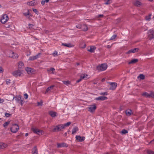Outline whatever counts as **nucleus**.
Here are the masks:
<instances>
[{
  "mask_svg": "<svg viewBox=\"0 0 154 154\" xmlns=\"http://www.w3.org/2000/svg\"><path fill=\"white\" fill-rule=\"evenodd\" d=\"M128 133V131L127 130H125V129H123L121 131V133L123 134H125Z\"/></svg>",
  "mask_w": 154,
  "mask_h": 154,
  "instance_id": "33",
  "label": "nucleus"
},
{
  "mask_svg": "<svg viewBox=\"0 0 154 154\" xmlns=\"http://www.w3.org/2000/svg\"><path fill=\"white\" fill-rule=\"evenodd\" d=\"M152 97L153 98H154V93L152 92L150 93L149 95V97Z\"/></svg>",
  "mask_w": 154,
  "mask_h": 154,
  "instance_id": "44",
  "label": "nucleus"
},
{
  "mask_svg": "<svg viewBox=\"0 0 154 154\" xmlns=\"http://www.w3.org/2000/svg\"><path fill=\"white\" fill-rule=\"evenodd\" d=\"M48 72L52 71V73L54 74L55 72V69L53 68H51L49 69H48Z\"/></svg>",
  "mask_w": 154,
  "mask_h": 154,
  "instance_id": "27",
  "label": "nucleus"
},
{
  "mask_svg": "<svg viewBox=\"0 0 154 154\" xmlns=\"http://www.w3.org/2000/svg\"><path fill=\"white\" fill-rule=\"evenodd\" d=\"M71 124L70 122H68L66 123L61 124L54 127L53 131H58L65 128V127L69 126Z\"/></svg>",
  "mask_w": 154,
  "mask_h": 154,
  "instance_id": "1",
  "label": "nucleus"
},
{
  "mask_svg": "<svg viewBox=\"0 0 154 154\" xmlns=\"http://www.w3.org/2000/svg\"><path fill=\"white\" fill-rule=\"evenodd\" d=\"M26 70L28 74L30 73L31 72L32 69L30 68H26Z\"/></svg>",
  "mask_w": 154,
  "mask_h": 154,
  "instance_id": "30",
  "label": "nucleus"
},
{
  "mask_svg": "<svg viewBox=\"0 0 154 154\" xmlns=\"http://www.w3.org/2000/svg\"><path fill=\"white\" fill-rule=\"evenodd\" d=\"M82 80V79L81 78H80V79H79V80H77L76 81V82L79 83V82H80Z\"/></svg>",
  "mask_w": 154,
  "mask_h": 154,
  "instance_id": "55",
  "label": "nucleus"
},
{
  "mask_svg": "<svg viewBox=\"0 0 154 154\" xmlns=\"http://www.w3.org/2000/svg\"><path fill=\"white\" fill-rule=\"evenodd\" d=\"M38 105V106H41L42 105V102L41 101L40 102H38L37 103Z\"/></svg>",
  "mask_w": 154,
  "mask_h": 154,
  "instance_id": "45",
  "label": "nucleus"
},
{
  "mask_svg": "<svg viewBox=\"0 0 154 154\" xmlns=\"http://www.w3.org/2000/svg\"><path fill=\"white\" fill-rule=\"evenodd\" d=\"M63 83L66 85H68L69 83V81H64L63 82Z\"/></svg>",
  "mask_w": 154,
  "mask_h": 154,
  "instance_id": "43",
  "label": "nucleus"
},
{
  "mask_svg": "<svg viewBox=\"0 0 154 154\" xmlns=\"http://www.w3.org/2000/svg\"><path fill=\"white\" fill-rule=\"evenodd\" d=\"M147 152L148 154H154V151L151 150H147Z\"/></svg>",
  "mask_w": 154,
  "mask_h": 154,
  "instance_id": "32",
  "label": "nucleus"
},
{
  "mask_svg": "<svg viewBox=\"0 0 154 154\" xmlns=\"http://www.w3.org/2000/svg\"><path fill=\"white\" fill-rule=\"evenodd\" d=\"M107 67L106 64H102L97 67V69L99 71H102L106 70Z\"/></svg>",
  "mask_w": 154,
  "mask_h": 154,
  "instance_id": "2",
  "label": "nucleus"
},
{
  "mask_svg": "<svg viewBox=\"0 0 154 154\" xmlns=\"http://www.w3.org/2000/svg\"><path fill=\"white\" fill-rule=\"evenodd\" d=\"M24 67V64L22 62H20L18 64V67L19 69H22Z\"/></svg>",
  "mask_w": 154,
  "mask_h": 154,
  "instance_id": "19",
  "label": "nucleus"
},
{
  "mask_svg": "<svg viewBox=\"0 0 154 154\" xmlns=\"http://www.w3.org/2000/svg\"><path fill=\"white\" fill-rule=\"evenodd\" d=\"M57 54V52L56 51H54V53H53V55L54 57L56 56Z\"/></svg>",
  "mask_w": 154,
  "mask_h": 154,
  "instance_id": "41",
  "label": "nucleus"
},
{
  "mask_svg": "<svg viewBox=\"0 0 154 154\" xmlns=\"http://www.w3.org/2000/svg\"><path fill=\"white\" fill-rule=\"evenodd\" d=\"M126 113L127 116H130L132 114V112L131 110L128 109L126 111Z\"/></svg>",
  "mask_w": 154,
  "mask_h": 154,
  "instance_id": "22",
  "label": "nucleus"
},
{
  "mask_svg": "<svg viewBox=\"0 0 154 154\" xmlns=\"http://www.w3.org/2000/svg\"><path fill=\"white\" fill-rule=\"evenodd\" d=\"M139 50L138 48H135L133 49H131L129 50L127 52V54H129L131 53H134L138 52Z\"/></svg>",
  "mask_w": 154,
  "mask_h": 154,
  "instance_id": "14",
  "label": "nucleus"
},
{
  "mask_svg": "<svg viewBox=\"0 0 154 154\" xmlns=\"http://www.w3.org/2000/svg\"><path fill=\"white\" fill-rule=\"evenodd\" d=\"M9 18L7 14L3 15L1 19V22L2 23H5L8 20Z\"/></svg>",
  "mask_w": 154,
  "mask_h": 154,
  "instance_id": "6",
  "label": "nucleus"
},
{
  "mask_svg": "<svg viewBox=\"0 0 154 154\" xmlns=\"http://www.w3.org/2000/svg\"><path fill=\"white\" fill-rule=\"evenodd\" d=\"M150 143H152V144H154V139L153 140H152L150 142Z\"/></svg>",
  "mask_w": 154,
  "mask_h": 154,
  "instance_id": "60",
  "label": "nucleus"
},
{
  "mask_svg": "<svg viewBox=\"0 0 154 154\" xmlns=\"http://www.w3.org/2000/svg\"><path fill=\"white\" fill-rule=\"evenodd\" d=\"M33 11L36 14H37L38 13V11L36 9H33Z\"/></svg>",
  "mask_w": 154,
  "mask_h": 154,
  "instance_id": "50",
  "label": "nucleus"
},
{
  "mask_svg": "<svg viewBox=\"0 0 154 154\" xmlns=\"http://www.w3.org/2000/svg\"><path fill=\"white\" fill-rule=\"evenodd\" d=\"M138 61V60L137 59H134L131 60L130 61L128 62V64L135 63Z\"/></svg>",
  "mask_w": 154,
  "mask_h": 154,
  "instance_id": "18",
  "label": "nucleus"
},
{
  "mask_svg": "<svg viewBox=\"0 0 154 154\" xmlns=\"http://www.w3.org/2000/svg\"><path fill=\"white\" fill-rule=\"evenodd\" d=\"M95 49L96 47L94 46H91L87 48V51L91 53L94 52Z\"/></svg>",
  "mask_w": 154,
  "mask_h": 154,
  "instance_id": "12",
  "label": "nucleus"
},
{
  "mask_svg": "<svg viewBox=\"0 0 154 154\" xmlns=\"http://www.w3.org/2000/svg\"><path fill=\"white\" fill-rule=\"evenodd\" d=\"M22 73V72L19 70H16L12 73V74L15 76H20Z\"/></svg>",
  "mask_w": 154,
  "mask_h": 154,
  "instance_id": "7",
  "label": "nucleus"
},
{
  "mask_svg": "<svg viewBox=\"0 0 154 154\" xmlns=\"http://www.w3.org/2000/svg\"><path fill=\"white\" fill-rule=\"evenodd\" d=\"M88 75L86 74H82L80 76V78L82 80L87 79Z\"/></svg>",
  "mask_w": 154,
  "mask_h": 154,
  "instance_id": "24",
  "label": "nucleus"
},
{
  "mask_svg": "<svg viewBox=\"0 0 154 154\" xmlns=\"http://www.w3.org/2000/svg\"><path fill=\"white\" fill-rule=\"evenodd\" d=\"M4 69L3 68L0 66V73L2 72H3Z\"/></svg>",
  "mask_w": 154,
  "mask_h": 154,
  "instance_id": "51",
  "label": "nucleus"
},
{
  "mask_svg": "<svg viewBox=\"0 0 154 154\" xmlns=\"http://www.w3.org/2000/svg\"><path fill=\"white\" fill-rule=\"evenodd\" d=\"M23 14H24V15L26 16H27L28 15H29V11L28 10L27 13H24Z\"/></svg>",
  "mask_w": 154,
  "mask_h": 154,
  "instance_id": "52",
  "label": "nucleus"
},
{
  "mask_svg": "<svg viewBox=\"0 0 154 154\" xmlns=\"http://www.w3.org/2000/svg\"><path fill=\"white\" fill-rule=\"evenodd\" d=\"M24 98L26 99L28 98V95L27 94H25L24 95Z\"/></svg>",
  "mask_w": 154,
  "mask_h": 154,
  "instance_id": "47",
  "label": "nucleus"
},
{
  "mask_svg": "<svg viewBox=\"0 0 154 154\" xmlns=\"http://www.w3.org/2000/svg\"><path fill=\"white\" fill-rule=\"evenodd\" d=\"M82 25H78L76 26V27L77 28L81 29H82Z\"/></svg>",
  "mask_w": 154,
  "mask_h": 154,
  "instance_id": "40",
  "label": "nucleus"
},
{
  "mask_svg": "<svg viewBox=\"0 0 154 154\" xmlns=\"http://www.w3.org/2000/svg\"><path fill=\"white\" fill-rule=\"evenodd\" d=\"M107 99V97H106L100 96L96 98L95 99L97 100H106Z\"/></svg>",
  "mask_w": 154,
  "mask_h": 154,
  "instance_id": "13",
  "label": "nucleus"
},
{
  "mask_svg": "<svg viewBox=\"0 0 154 154\" xmlns=\"http://www.w3.org/2000/svg\"><path fill=\"white\" fill-rule=\"evenodd\" d=\"M103 16V15L102 14H100L98 16V17H101Z\"/></svg>",
  "mask_w": 154,
  "mask_h": 154,
  "instance_id": "59",
  "label": "nucleus"
},
{
  "mask_svg": "<svg viewBox=\"0 0 154 154\" xmlns=\"http://www.w3.org/2000/svg\"><path fill=\"white\" fill-rule=\"evenodd\" d=\"M4 101V100L3 99L0 98V103H3Z\"/></svg>",
  "mask_w": 154,
  "mask_h": 154,
  "instance_id": "54",
  "label": "nucleus"
},
{
  "mask_svg": "<svg viewBox=\"0 0 154 154\" xmlns=\"http://www.w3.org/2000/svg\"><path fill=\"white\" fill-rule=\"evenodd\" d=\"M5 27L6 28H9L10 27V25L8 24H6L5 25Z\"/></svg>",
  "mask_w": 154,
  "mask_h": 154,
  "instance_id": "56",
  "label": "nucleus"
},
{
  "mask_svg": "<svg viewBox=\"0 0 154 154\" xmlns=\"http://www.w3.org/2000/svg\"><path fill=\"white\" fill-rule=\"evenodd\" d=\"M44 1H45V2L47 3L48 2L49 0H45Z\"/></svg>",
  "mask_w": 154,
  "mask_h": 154,
  "instance_id": "63",
  "label": "nucleus"
},
{
  "mask_svg": "<svg viewBox=\"0 0 154 154\" xmlns=\"http://www.w3.org/2000/svg\"><path fill=\"white\" fill-rule=\"evenodd\" d=\"M45 2L44 0L42 1L41 2V4L42 5H44L45 4Z\"/></svg>",
  "mask_w": 154,
  "mask_h": 154,
  "instance_id": "57",
  "label": "nucleus"
},
{
  "mask_svg": "<svg viewBox=\"0 0 154 154\" xmlns=\"http://www.w3.org/2000/svg\"><path fill=\"white\" fill-rule=\"evenodd\" d=\"M78 131V127H74L72 130V134H75Z\"/></svg>",
  "mask_w": 154,
  "mask_h": 154,
  "instance_id": "20",
  "label": "nucleus"
},
{
  "mask_svg": "<svg viewBox=\"0 0 154 154\" xmlns=\"http://www.w3.org/2000/svg\"><path fill=\"white\" fill-rule=\"evenodd\" d=\"M19 129V126L16 124L12 125V127L11 128V130L13 133H16Z\"/></svg>",
  "mask_w": 154,
  "mask_h": 154,
  "instance_id": "3",
  "label": "nucleus"
},
{
  "mask_svg": "<svg viewBox=\"0 0 154 154\" xmlns=\"http://www.w3.org/2000/svg\"><path fill=\"white\" fill-rule=\"evenodd\" d=\"M151 14L149 15L148 16H146V19L147 20H149L151 18Z\"/></svg>",
  "mask_w": 154,
  "mask_h": 154,
  "instance_id": "38",
  "label": "nucleus"
},
{
  "mask_svg": "<svg viewBox=\"0 0 154 154\" xmlns=\"http://www.w3.org/2000/svg\"><path fill=\"white\" fill-rule=\"evenodd\" d=\"M11 51H10L9 54H8V56L9 57L10 55H12L11 53Z\"/></svg>",
  "mask_w": 154,
  "mask_h": 154,
  "instance_id": "62",
  "label": "nucleus"
},
{
  "mask_svg": "<svg viewBox=\"0 0 154 154\" xmlns=\"http://www.w3.org/2000/svg\"><path fill=\"white\" fill-rule=\"evenodd\" d=\"M33 2V1H31V2H29V3L31 5H32Z\"/></svg>",
  "mask_w": 154,
  "mask_h": 154,
  "instance_id": "61",
  "label": "nucleus"
},
{
  "mask_svg": "<svg viewBox=\"0 0 154 154\" xmlns=\"http://www.w3.org/2000/svg\"><path fill=\"white\" fill-rule=\"evenodd\" d=\"M148 37L150 39H152L154 38V31L150 30L149 31Z\"/></svg>",
  "mask_w": 154,
  "mask_h": 154,
  "instance_id": "10",
  "label": "nucleus"
},
{
  "mask_svg": "<svg viewBox=\"0 0 154 154\" xmlns=\"http://www.w3.org/2000/svg\"><path fill=\"white\" fill-rule=\"evenodd\" d=\"M117 35H113L110 38V40H112L114 39L116 37Z\"/></svg>",
  "mask_w": 154,
  "mask_h": 154,
  "instance_id": "36",
  "label": "nucleus"
},
{
  "mask_svg": "<svg viewBox=\"0 0 154 154\" xmlns=\"http://www.w3.org/2000/svg\"><path fill=\"white\" fill-rule=\"evenodd\" d=\"M141 79H145V76L143 74H140L138 77Z\"/></svg>",
  "mask_w": 154,
  "mask_h": 154,
  "instance_id": "31",
  "label": "nucleus"
},
{
  "mask_svg": "<svg viewBox=\"0 0 154 154\" xmlns=\"http://www.w3.org/2000/svg\"><path fill=\"white\" fill-rule=\"evenodd\" d=\"M112 0H107V2L105 3V4L106 5H109L112 2L111 1Z\"/></svg>",
  "mask_w": 154,
  "mask_h": 154,
  "instance_id": "37",
  "label": "nucleus"
},
{
  "mask_svg": "<svg viewBox=\"0 0 154 154\" xmlns=\"http://www.w3.org/2000/svg\"><path fill=\"white\" fill-rule=\"evenodd\" d=\"M11 53H12V55H10L9 57H11L13 58H17L18 57V55L17 53H14L12 51H11Z\"/></svg>",
  "mask_w": 154,
  "mask_h": 154,
  "instance_id": "15",
  "label": "nucleus"
},
{
  "mask_svg": "<svg viewBox=\"0 0 154 154\" xmlns=\"http://www.w3.org/2000/svg\"><path fill=\"white\" fill-rule=\"evenodd\" d=\"M76 140L78 142H82L85 139V137H81L80 136L78 135L76 136L75 137Z\"/></svg>",
  "mask_w": 154,
  "mask_h": 154,
  "instance_id": "9",
  "label": "nucleus"
},
{
  "mask_svg": "<svg viewBox=\"0 0 154 154\" xmlns=\"http://www.w3.org/2000/svg\"><path fill=\"white\" fill-rule=\"evenodd\" d=\"M66 145H57V147H66L67 146H66Z\"/></svg>",
  "mask_w": 154,
  "mask_h": 154,
  "instance_id": "46",
  "label": "nucleus"
},
{
  "mask_svg": "<svg viewBox=\"0 0 154 154\" xmlns=\"http://www.w3.org/2000/svg\"><path fill=\"white\" fill-rule=\"evenodd\" d=\"M149 95L150 94H149L147 93L146 92L143 93L142 94L143 96L147 98H149Z\"/></svg>",
  "mask_w": 154,
  "mask_h": 154,
  "instance_id": "29",
  "label": "nucleus"
},
{
  "mask_svg": "<svg viewBox=\"0 0 154 154\" xmlns=\"http://www.w3.org/2000/svg\"><path fill=\"white\" fill-rule=\"evenodd\" d=\"M6 147V145H0V149L5 148Z\"/></svg>",
  "mask_w": 154,
  "mask_h": 154,
  "instance_id": "39",
  "label": "nucleus"
},
{
  "mask_svg": "<svg viewBox=\"0 0 154 154\" xmlns=\"http://www.w3.org/2000/svg\"><path fill=\"white\" fill-rule=\"evenodd\" d=\"M37 148L35 146L32 150V154H37Z\"/></svg>",
  "mask_w": 154,
  "mask_h": 154,
  "instance_id": "28",
  "label": "nucleus"
},
{
  "mask_svg": "<svg viewBox=\"0 0 154 154\" xmlns=\"http://www.w3.org/2000/svg\"><path fill=\"white\" fill-rule=\"evenodd\" d=\"M15 100L18 103H19L20 101L21 100L22 98V97L21 95H19L18 96L15 97L14 98Z\"/></svg>",
  "mask_w": 154,
  "mask_h": 154,
  "instance_id": "17",
  "label": "nucleus"
},
{
  "mask_svg": "<svg viewBox=\"0 0 154 154\" xmlns=\"http://www.w3.org/2000/svg\"><path fill=\"white\" fill-rule=\"evenodd\" d=\"M62 45L67 47H72L73 45L71 44L62 43Z\"/></svg>",
  "mask_w": 154,
  "mask_h": 154,
  "instance_id": "26",
  "label": "nucleus"
},
{
  "mask_svg": "<svg viewBox=\"0 0 154 154\" xmlns=\"http://www.w3.org/2000/svg\"><path fill=\"white\" fill-rule=\"evenodd\" d=\"M54 87V85H52L48 88L46 89V90L45 93L49 92L51 90V89H52Z\"/></svg>",
  "mask_w": 154,
  "mask_h": 154,
  "instance_id": "21",
  "label": "nucleus"
},
{
  "mask_svg": "<svg viewBox=\"0 0 154 154\" xmlns=\"http://www.w3.org/2000/svg\"><path fill=\"white\" fill-rule=\"evenodd\" d=\"M5 115L6 117H9L10 116H11V114H10L8 113H5Z\"/></svg>",
  "mask_w": 154,
  "mask_h": 154,
  "instance_id": "42",
  "label": "nucleus"
},
{
  "mask_svg": "<svg viewBox=\"0 0 154 154\" xmlns=\"http://www.w3.org/2000/svg\"><path fill=\"white\" fill-rule=\"evenodd\" d=\"M134 4L136 6H139L141 5V3L140 2L138 1H136L134 2Z\"/></svg>",
  "mask_w": 154,
  "mask_h": 154,
  "instance_id": "25",
  "label": "nucleus"
},
{
  "mask_svg": "<svg viewBox=\"0 0 154 154\" xmlns=\"http://www.w3.org/2000/svg\"><path fill=\"white\" fill-rule=\"evenodd\" d=\"M88 29V28L87 26L85 24L82 25V30L86 31H87Z\"/></svg>",
  "mask_w": 154,
  "mask_h": 154,
  "instance_id": "23",
  "label": "nucleus"
},
{
  "mask_svg": "<svg viewBox=\"0 0 154 154\" xmlns=\"http://www.w3.org/2000/svg\"><path fill=\"white\" fill-rule=\"evenodd\" d=\"M107 93L106 92H102L100 93V95L103 96H104V95H107Z\"/></svg>",
  "mask_w": 154,
  "mask_h": 154,
  "instance_id": "48",
  "label": "nucleus"
},
{
  "mask_svg": "<svg viewBox=\"0 0 154 154\" xmlns=\"http://www.w3.org/2000/svg\"><path fill=\"white\" fill-rule=\"evenodd\" d=\"M21 106H22L23 104V101L22 99L20 101V102Z\"/></svg>",
  "mask_w": 154,
  "mask_h": 154,
  "instance_id": "49",
  "label": "nucleus"
},
{
  "mask_svg": "<svg viewBox=\"0 0 154 154\" xmlns=\"http://www.w3.org/2000/svg\"><path fill=\"white\" fill-rule=\"evenodd\" d=\"M28 135V133H26L25 134V136L26 137Z\"/></svg>",
  "mask_w": 154,
  "mask_h": 154,
  "instance_id": "64",
  "label": "nucleus"
},
{
  "mask_svg": "<svg viewBox=\"0 0 154 154\" xmlns=\"http://www.w3.org/2000/svg\"><path fill=\"white\" fill-rule=\"evenodd\" d=\"M109 83L110 85L109 89L112 90H115L117 86V83L115 82H110Z\"/></svg>",
  "mask_w": 154,
  "mask_h": 154,
  "instance_id": "8",
  "label": "nucleus"
},
{
  "mask_svg": "<svg viewBox=\"0 0 154 154\" xmlns=\"http://www.w3.org/2000/svg\"><path fill=\"white\" fill-rule=\"evenodd\" d=\"M10 80L9 79H8L6 80V83L7 84H8V83H10Z\"/></svg>",
  "mask_w": 154,
  "mask_h": 154,
  "instance_id": "53",
  "label": "nucleus"
},
{
  "mask_svg": "<svg viewBox=\"0 0 154 154\" xmlns=\"http://www.w3.org/2000/svg\"><path fill=\"white\" fill-rule=\"evenodd\" d=\"M32 130L33 132L39 135H42L43 132L42 131L40 130L37 128L34 127H32Z\"/></svg>",
  "mask_w": 154,
  "mask_h": 154,
  "instance_id": "5",
  "label": "nucleus"
},
{
  "mask_svg": "<svg viewBox=\"0 0 154 154\" xmlns=\"http://www.w3.org/2000/svg\"><path fill=\"white\" fill-rule=\"evenodd\" d=\"M49 114L52 117H54L56 116L57 113L53 111H50L49 112Z\"/></svg>",
  "mask_w": 154,
  "mask_h": 154,
  "instance_id": "16",
  "label": "nucleus"
},
{
  "mask_svg": "<svg viewBox=\"0 0 154 154\" xmlns=\"http://www.w3.org/2000/svg\"><path fill=\"white\" fill-rule=\"evenodd\" d=\"M97 107L95 104L91 105H90L87 107V109L89 112H94L95 109H96Z\"/></svg>",
  "mask_w": 154,
  "mask_h": 154,
  "instance_id": "4",
  "label": "nucleus"
},
{
  "mask_svg": "<svg viewBox=\"0 0 154 154\" xmlns=\"http://www.w3.org/2000/svg\"><path fill=\"white\" fill-rule=\"evenodd\" d=\"M33 26V25L31 24H29V28H31L32 27V26Z\"/></svg>",
  "mask_w": 154,
  "mask_h": 154,
  "instance_id": "58",
  "label": "nucleus"
},
{
  "mask_svg": "<svg viewBox=\"0 0 154 154\" xmlns=\"http://www.w3.org/2000/svg\"><path fill=\"white\" fill-rule=\"evenodd\" d=\"M9 123H10L9 122H6L3 124V126L4 127L6 128L8 126V125H9Z\"/></svg>",
  "mask_w": 154,
  "mask_h": 154,
  "instance_id": "34",
  "label": "nucleus"
},
{
  "mask_svg": "<svg viewBox=\"0 0 154 154\" xmlns=\"http://www.w3.org/2000/svg\"><path fill=\"white\" fill-rule=\"evenodd\" d=\"M85 44L84 43H82L80 45V47L82 48H84L85 47Z\"/></svg>",
  "mask_w": 154,
  "mask_h": 154,
  "instance_id": "35",
  "label": "nucleus"
},
{
  "mask_svg": "<svg viewBox=\"0 0 154 154\" xmlns=\"http://www.w3.org/2000/svg\"><path fill=\"white\" fill-rule=\"evenodd\" d=\"M41 55V53H39L35 56L30 57L29 58V60H36L39 58Z\"/></svg>",
  "mask_w": 154,
  "mask_h": 154,
  "instance_id": "11",
  "label": "nucleus"
}]
</instances>
